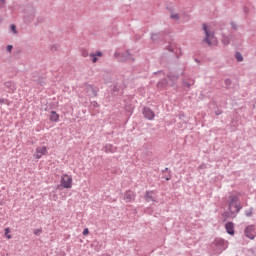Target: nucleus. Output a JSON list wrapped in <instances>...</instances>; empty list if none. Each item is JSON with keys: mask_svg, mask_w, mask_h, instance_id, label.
<instances>
[{"mask_svg": "<svg viewBox=\"0 0 256 256\" xmlns=\"http://www.w3.org/2000/svg\"><path fill=\"white\" fill-rule=\"evenodd\" d=\"M9 233H11V230L9 228H6L5 235H6L7 239H11V235H9Z\"/></svg>", "mask_w": 256, "mask_h": 256, "instance_id": "nucleus-13", "label": "nucleus"}, {"mask_svg": "<svg viewBox=\"0 0 256 256\" xmlns=\"http://www.w3.org/2000/svg\"><path fill=\"white\" fill-rule=\"evenodd\" d=\"M143 115L146 119H149V121H153V119H155V112H153L151 108H144Z\"/></svg>", "mask_w": 256, "mask_h": 256, "instance_id": "nucleus-6", "label": "nucleus"}, {"mask_svg": "<svg viewBox=\"0 0 256 256\" xmlns=\"http://www.w3.org/2000/svg\"><path fill=\"white\" fill-rule=\"evenodd\" d=\"M83 235H89V229L88 228H85L84 230H83Z\"/></svg>", "mask_w": 256, "mask_h": 256, "instance_id": "nucleus-17", "label": "nucleus"}, {"mask_svg": "<svg viewBox=\"0 0 256 256\" xmlns=\"http://www.w3.org/2000/svg\"><path fill=\"white\" fill-rule=\"evenodd\" d=\"M12 50H13V46L12 45H8L7 46V51H9V53H11Z\"/></svg>", "mask_w": 256, "mask_h": 256, "instance_id": "nucleus-18", "label": "nucleus"}, {"mask_svg": "<svg viewBox=\"0 0 256 256\" xmlns=\"http://www.w3.org/2000/svg\"><path fill=\"white\" fill-rule=\"evenodd\" d=\"M90 57H91L93 63H97V61H98L97 57H103V53L102 52H97L96 54L91 53Z\"/></svg>", "mask_w": 256, "mask_h": 256, "instance_id": "nucleus-9", "label": "nucleus"}, {"mask_svg": "<svg viewBox=\"0 0 256 256\" xmlns=\"http://www.w3.org/2000/svg\"><path fill=\"white\" fill-rule=\"evenodd\" d=\"M247 217H251V212L246 213Z\"/></svg>", "mask_w": 256, "mask_h": 256, "instance_id": "nucleus-23", "label": "nucleus"}, {"mask_svg": "<svg viewBox=\"0 0 256 256\" xmlns=\"http://www.w3.org/2000/svg\"><path fill=\"white\" fill-rule=\"evenodd\" d=\"M203 30L205 31L206 42L208 43V45H215L217 43V38H215V35L213 34V32L209 30V26L204 24Z\"/></svg>", "mask_w": 256, "mask_h": 256, "instance_id": "nucleus-3", "label": "nucleus"}, {"mask_svg": "<svg viewBox=\"0 0 256 256\" xmlns=\"http://www.w3.org/2000/svg\"><path fill=\"white\" fill-rule=\"evenodd\" d=\"M223 43H224V45H229V41L228 40H223Z\"/></svg>", "mask_w": 256, "mask_h": 256, "instance_id": "nucleus-20", "label": "nucleus"}, {"mask_svg": "<svg viewBox=\"0 0 256 256\" xmlns=\"http://www.w3.org/2000/svg\"><path fill=\"white\" fill-rule=\"evenodd\" d=\"M0 103H5V100H3V99H0Z\"/></svg>", "mask_w": 256, "mask_h": 256, "instance_id": "nucleus-24", "label": "nucleus"}, {"mask_svg": "<svg viewBox=\"0 0 256 256\" xmlns=\"http://www.w3.org/2000/svg\"><path fill=\"white\" fill-rule=\"evenodd\" d=\"M114 55H115V57H119L120 54H119V52H116Z\"/></svg>", "mask_w": 256, "mask_h": 256, "instance_id": "nucleus-22", "label": "nucleus"}, {"mask_svg": "<svg viewBox=\"0 0 256 256\" xmlns=\"http://www.w3.org/2000/svg\"><path fill=\"white\" fill-rule=\"evenodd\" d=\"M49 120L52 121L53 123H58L59 121V114L55 111L50 112V117Z\"/></svg>", "mask_w": 256, "mask_h": 256, "instance_id": "nucleus-8", "label": "nucleus"}, {"mask_svg": "<svg viewBox=\"0 0 256 256\" xmlns=\"http://www.w3.org/2000/svg\"><path fill=\"white\" fill-rule=\"evenodd\" d=\"M171 19H174L175 21H177L179 19V14H172Z\"/></svg>", "mask_w": 256, "mask_h": 256, "instance_id": "nucleus-14", "label": "nucleus"}, {"mask_svg": "<svg viewBox=\"0 0 256 256\" xmlns=\"http://www.w3.org/2000/svg\"><path fill=\"white\" fill-rule=\"evenodd\" d=\"M83 57H87L88 55H89V53L88 52H83Z\"/></svg>", "mask_w": 256, "mask_h": 256, "instance_id": "nucleus-21", "label": "nucleus"}, {"mask_svg": "<svg viewBox=\"0 0 256 256\" xmlns=\"http://www.w3.org/2000/svg\"><path fill=\"white\" fill-rule=\"evenodd\" d=\"M5 5V0H0V7H3Z\"/></svg>", "mask_w": 256, "mask_h": 256, "instance_id": "nucleus-19", "label": "nucleus"}, {"mask_svg": "<svg viewBox=\"0 0 256 256\" xmlns=\"http://www.w3.org/2000/svg\"><path fill=\"white\" fill-rule=\"evenodd\" d=\"M10 29H11V31H13V33H17V29H16L15 25L12 24L10 26Z\"/></svg>", "mask_w": 256, "mask_h": 256, "instance_id": "nucleus-15", "label": "nucleus"}, {"mask_svg": "<svg viewBox=\"0 0 256 256\" xmlns=\"http://www.w3.org/2000/svg\"><path fill=\"white\" fill-rule=\"evenodd\" d=\"M235 57H236L237 61H239V62L243 61V55H241V53H239V52L236 53Z\"/></svg>", "mask_w": 256, "mask_h": 256, "instance_id": "nucleus-12", "label": "nucleus"}, {"mask_svg": "<svg viewBox=\"0 0 256 256\" xmlns=\"http://www.w3.org/2000/svg\"><path fill=\"white\" fill-rule=\"evenodd\" d=\"M60 186L63 187V189H71V187H73V176L62 174L60 178Z\"/></svg>", "mask_w": 256, "mask_h": 256, "instance_id": "nucleus-2", "label": "nucleus"}, {"mask_svg": "<svg viewBox=\"0 0 256 256\" xmlns=\"http://www.w3.org/2000/svg\"><path fill=\"white\" fill-rule=\"evenodd\" d=\"M34 235H41V229L34 230Z\"/></svg>", "mask_w": 256, "mask_h": 256, "instance_id": "nucleus-16", "label": "nucleus"}, {"mask_svg": "<svg viewBox=\"0 0 256 256\" xmlns=\"http://www.w3.org/2000/svg\"><path fill=\"white\" fill-rule=\"evenodd\" d=\"M146 201H154L153 192H147L146 193Z\"/></svg>", "mask_w": 256, "mask_h": 256, "instance_id": "nucleus-11", "label": "nucleus"}, {"mask_svg": "<svg viewBox=\"0 0 256 256\" xmlns=\"http://www.w3.org/2000/svg\"><path fill=\"white\" fill-rule=\"evenodd\" d=\"M43 155H47V146H38L33 154L34 159H41Z\"/></svg>", "mask_w": 256, "mask_h": 256, "instance_id": "nucleus-4", "label": "nucleus"}, {"mask_svg": "<svg viewBox=\"0 0 256 256\" xmlns=\"http://www.w3.org/2000/svg\"><path fill=\"white\" fill-rule=\"evenodd\" d=\"M229 209L231 213H239V211H241V202H239V197L235 195L230 196Z\"/></svg>", "mask_w": 256, "mask_h": 256, "instance_id": "nucleus-1", "label": "nucleus"}, {"mask_svg": "<svg viewBox=\"0 0 256 256\" xmlns=\"http://www.w3.org/2000/svg\"><path fill=\"white\" fill-rule=\"evenodd\" d=\"M245 236L248 237V239H255L256 237L255 226H247L245 229Z\"/></svg>", "mask_w": 256, "mask_h": 256, "instance_id": "nucleus-5", "label": "nucleus"}, {"mask_svg": "<svg viewBox=\"0 0 256 256\" xmlns=\"http://www.w3.org/2000/svg\"><path fill=\"white\" fill-rule=\"evenodd\" d=\"M225 229L229 235H235V224L233 222H227Z\"/></svg>", "mask_w": 256, "mask_h": 256, "instance_id": "nucleus-7", "label": "nucleus"}, {"mask_svg": "<svg viewBox=\"0 0 256 256\" xmlns=\"http://www.w3.org/2000/svg\"><path fill=\"white\" fill-rule=\"evenodd\" d=\"M89 87V89H92V87L91 86H88Z\"/></svg>", "mask_w": 256, "mask_h": 256, "instance_id": "nucleus-25", "label": "nucleus"}, {"mask_svg": "<svg viewBox=\"0 0 256 256\" xmlns=\"http://www.w3.org/2000/svg\"><path fill=\"white\" fill-rule=\"evenodd\" d=\"M133 197H134V195H133V192H131V191H127V192L124 194V199H125V201H126L127 203L133 201Z\"/></svg>", "mask_w": 256, "mask_h": 256, "instance_id": "nucleus-10", "label": "nucleus"}]
</instances>
